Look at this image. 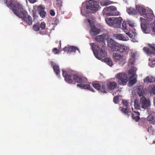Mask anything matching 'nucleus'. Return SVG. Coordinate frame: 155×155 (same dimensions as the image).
Instances as JSON below:
<instances>
[{
  "label": "nucleus",
  "instance_id": "obj_31",
  "mask_svg": "<svg viewBox=\"0 0 155 155\" xmlns=\"http://www.w3.org/2000/svg\"><path fill=\"white\" fill-rule=\"evenodd\" d=\"M135 76L136 77H134L133 79L130 80L129 82V84L131 86L133 85L137 82V75H136Z\"/></svg>",
  "mask_w": 155,
  "mask_h": 155
},
{
  "label": "nucleus",
  "instance_id": "obj_33",
  "mask_svg": "<svg viewBox=\"0 0 155 155\" xmlns=\"http://www.w3.org/2000/svg\"><path fill=\"white\" fill-rule=\"evenodd\" d=\"M93 87L96 89L99 90L101 88V85L98 83H93L92 84Z\"/></svg>",
  "mask_w": 155,
  "mask_h": 155
},
{
  "label": "nucleus",
  "instance_id": "obj_6",
  "mask_svg": "<svg viewBox=\"0 0 155 155\" xmlns=\"http://www.w3.org/2000/svg\"><path fill=\"white\" fill-rule=\"evenodd\" d=\"M122 20L121 17L107 18L105 19V21L108 25L116 28H119L120 27Z\"/></svg>",
  "mask_w": 155,
  "mask_h": 155
},
{
  "label": "nucleus",
  "instance_id": "obj_46",
  "mask_svg": "<svg viewBox=\"0 0 155 155\" xmlns=\"http://www.w3.org/2000/svg\"><path fill=\"white\" fill-rule=\"evenodd\" d=\"M152 91L154 94H155V85L153 87Z\"/></svg>",
  "mask_w": 155,
  "mask_h": 155
},
{
  "label": "nucleus",
  "instance_id": "obj_18",
  "mask_svg": "<svg viewBox=\"0 0 155 155\" xmlns=\"http://www.w3.org/2000/svg\"><path fill=\"white\" fill-rule=\"evenodd\" d=\"M77 86L82 89H87L92 92H94V89L92 87H91L90 85L88 84H77Z\"/></svg>",
  "mask_w": 155,
  "mask_h": 155
},
{
  "label": "nucleus",
  "instance_id": "obj_8",
  "mask_svg": "<svg viewBox=\"0 0 155 155\" xmlns=\"http://www.w3.org/2000/svg\"><path fill=\"white\" fill-rule=\"evenodd\" d=\"M115 77L118 79V82L120 85H126L128 80L127 74L125 73H119L116 74Z\"/></svg>",
  "mask_w": 155,
  "mask_h": 155
},
{
  "label": "nucleus",
  "instance_id": "obj_20",
  "mask_svg": "<svg viewBox=\"0 0 155 155\" xmlns=\"http://www.w3.org/2000/svg\"><path fill=\"white\" fill-rule=\"evenodd\" d=\"M137 69L135 67H132L129 71V73L132 75L130 76V78H133L135 76L137 75L136 74Z\"/></svg>",
  "mask_w": 155,
  "mask_h": 155
},
{
  "label": "nucleus",
  "instance_id": "obj_15",
  "mask_svg": "<svg viewBox=\"0 0 155 155\" xmlns=\"http://www.w3.org/2000/svg\"><path fill=\"white\" fill-rule=\"evenodd\" d=\"M133 113L131 114L132 117L136 122H138L140 119V113L137 110H134L132 108Z\"/></svg>",
  "mask_w": 155,
  "mask_h": 155
},
{
  "label": "nucleus",
  "instance_id": "obj_17",
  "mask_svg": "<svg viewBox=\"0 0 155 155\" xmlns=\"http://www.w3.org/2000/svg\"><path fill=\"white\" fill-rule=\"evenodd\" d=\"M45 9V8L42 5L39 6L38 8V11L40 16L42 18H45L46 15V13L44 11Z\"/></svg>",
  "mask_w": 155,
  "mask_h": 155
},
{
  "label": "nucleus",
  "instance_id": "obj_11",
  "mask_svg": "<svg viewBox=\"0 0 155 155\" xmlns=\"http://www.w3.org/2000/svg\"><path fill=\"white\" fill-rule=\"evenodd\" d=\"M87 21L91 28L90 31V34L91 35H95L99 34L100 32V30L96 27L94 25V22L89 19H87Z\"/></svg>",
  "mask_w": 155,
  "mask_h": 155
},
{
  "label": "nucleus",
  "instance_id": "obj_44",
  "mask_svg": "<svg viewBox=\"0 0 155 155\" xmlns=\"http://www.w3.org/2000/svg\"><path fill=\"white\" fill-rule=\"evenodd\" d=\"M50 14L51 16H54L55 15V13L53 10H51L50 11Z\"/></svg>",
  "mask_w": 155,
  "mask_h": 155
},
{
  "label": "nucleus",
  "instance_id": "obj_30",
  "mask_svg": "<svg viewBox=\"0 0 155 155\" xmlns=\"http://www.w3.org/2000/svg\"><path fill=\"white\" fill-rule=\"evenodd\" d=\"M104 62H105L108 65L110 66L112 65V62L111 60L109 58H106L104 59Z\"/></svg>",
  "mask_w": 155,
  "mask_h": 155
},
{
  "label": "nucleus",
  "instance_id": "obj_12",
  "mask_svg": "<svg viewBox=\"0 0 155 155\" xmlns=\"http://www.w3.org/2000/svg\"><path fill=\"white\" fill-rule=\"evenodd\" d=\"M140 104L142 108L146 109L150 106V102L145 97H142L140 99Z\"/></svg>",
  "mask_w": 155,
  "mask_h": 155
},
{
  "label": "nucleus",
  "instance_id": "obj_7",
  "mask_svg": "<svg viewBox=\"0 0 155 155\" xmlns=\"http://www.w3.org/2000/svg\"><path fill=\"white\" fill-rule=\"evenodd\" d=\"M104 15L107 16L112 15L118 16L120 15V12L117 10L116 7L111 6L105 8L103 10Z\"/></svg>",
  "mask_w": 155,
  "mask_h": 155
},
{
  "label": "nucleus",
  "instance_id": "obj_27",
  "mask_svg": "<svg viewBox=\"0 0 155 155\" xmlns=\"http://www.w3.org/2000/svg\"><path fill=\"white\" fill-rule=\"evenodd\" d=\"M147 119L150 123L154 124L155 123V118L152 115H149Z\"/></svg>",
  "mask_w": 155,
  "mask_h": 155
},
{
  "label": "nucleus",
  "instance_id": "obj_42",
  "mask_svg": "<svg viewBox=\"0 0 155 155\" xmlns=\"http://www.w3.org/2000/svg\"><path fill=\"white\" fill-rule=\"evenodd\" d=\"M122 103L125 107H127L128 102L127 101L123 100L122 101Z\"/></svg>",
  "mask_w": 155,
  "mask_h": 155
},
{
  "label": "nucleus",
  "instance_id": "obj_49",
  "mask_svg": "<svg viewBox=\"0 0 155 155\" xmlns=\"http://www.w3.org/2000/svg\"><path fill=\"white\" fill-rule=\"evenodd\" d=\"M153 102L154 104H155V98L154 99Z\"/></svg>",
  "mask_w": 155,
  "mask_h": 155
},
{
  "label": "nucleus",
  "instance_id": "obj_14",
  "mask_svg": "<svg viewBox=\"0 0 155 155\" xmlns=\"http://www.w3.org/2000/svg\"><path fill=\"white\" fill-rule=\"evenodd\" d=\"M114 38L122 41H127L128 39V37L123 34H115L113 35Z\"/></svg>",
  "mask_w": 155,
  "mask_h": 155
},
{
  "label": "nucleus",
  "instance_id": "obj_39",
  "mask_svg": "<svg viewBox=\"0 0 155 155\" xmlns=\"http://www.w3.org/2000/svg\"><path fill=\"white\" fill-rule=\"evenodd\" d=\"M148 46L152 49V50L155 51V45L149 44L148 45Z\"/></svg>",
  "mask_w": 155,
  "mask_h": 155
},
{
  "label": "nucleus",
  "instance_id": "obj_23",
  "mask_svg": "<svg viewBox=\"0 0 155 155\" xmlns=\"http://www.w3.org/2000/svg\"><path fill=\"white\" fill-rule=\"evenodd\" d=\"M127 12L130 15H135L137 13L138 11L136 9L132 8H129L127 9Z\"/></svg>",
  "mask_w": 155,
  "mask_h": 155
},
{
  "label": "nucleus",
  "instance_id": "obj_32",
  "mask_svg": "<svg viewBox=\"0 0 155 155\" xmlns=\"http://www.w3.org/2000/svg\"><path fill=\"white\" fill-rule=\"evenodd\" d=\"M127 25L125 21H123L122 24V29L126 33L127 31Z\"/></svg>",
  "mask_w": 155,
  "mask_h": 155
},
{
  "label": "nucleus",
  "instance_id": "obj_25",
  "mask_svg": "<svg viewBox=\"0 0 155 155\" xmlns=\"http://www.w3.org/2000/svg\"><path fill=\"white\" fill-rule=\"evenodd\" d=\"M144 81L147 83H153L155 81V78L152 76H148L144 79Z\"/></svg>",
  "mask_w": 155,
  "mask_h": 155
},
{
  "label": "nucleus",
  "instance_id": "obj_19",
  "mask_svg": "<svg viewBox=\"0 0 155 155\" xmlns=\"http://www.w3.org/2000/svg\"><path fill=\"white\" fill-rule=\"evenodd\" d=\"M51 67H53L54 72L57 75H59L60 73V68L59 66L57 64H54L53 62H51Z\"/></svg>",
  "mask_w": 155,
  "mask_h": 155
},
{
  "label": "nucleus",
  "instance_id": "obj_28",
  "mask_svg": "<svg viewBox=\"0 0 155 155\" xmlns=\"http://www.w3.org/2000/svg\"><path fill=\"white\" fill-rule=\"evenodd\" d=\"M101 85V89H100V91L102 93H106V85L105 84H102Z\"/></svg>",
  "mask_w": 155,
  "mask_h": 155
},
{
  "label": "nucleus",
  "instance_id": "obj_36",
  "mask_svg": "<svg viewBox=\"0 0 155 155\" xmlns=\"http://www.w3.org/2000/svg\"><path fill=\"white\" fill-rule=\"evenodd\" d=\"M134 105L135 109L139 110L140 109V107L141 106L140 104H139L138 103L135 102Z\"/></svg>",
  "mask_w": 155,
  "mask_h": 155
},
{
  "label": "nucleus",
  "instance_id": "obj_13",
  "mask_svg": "<svg viewBox=\"0 0 155 155\" xmlns=\"http://www.w3.org/2000/svg\"><path fill=\"white\" fill-rule=\"evenodd\" d=\"M21 15L22 17L19 18H22V20L25 24L28 25H30L32 24V18L30 15L28 14L26 11L25 14H22Z\"/></svg>",
  "mask_w": 155,
  "mask_h": 155
},
{
  "label": "nucleus",
  "instance_id": "obj_24",
  "mask_svg": "<svg viewBox=\"0 0 155 155\" xmlns=\"http://www.w3.org/2000/svg\"><path fill=\"white\" fill-rule=\"evenodd\" d=\"M113 58L115 61H118L122 59L123 56L118 53L114 52L113 53Z\"/></svg>",
  "mask_w": 155,
  "mask_h": 155
},
{
  "label": "nucleus",
  "instance_id": "obj_34",
  "mask_svg": "<svg viewBox=\"0 0 155 155\" xmlns=\"http://www.w3.org/2000/svg\"><path fill=\"white\" fill-rule=\"evenodd\" d=\"M33 29L36 31H38L40 29V25L38 24H35L33 27Z\"/></svg>",
  "mask_w": 155,
  "mask_h": 155
},
{
  "label": "nucleus",
  "instance_id": "obj_26",
  "mask_svg": "<svg viewBox=\"0 0 155 155\" xmlns=\"http://www.w3.org/2000/svg\"><path fill=\"white\" fill-rule=\"evenodd\" d=\"M137 92L140 97H143L145 94V91L144 89L138 87L137 89Z\"/></svg>",
  "mask_w": 155,
  "mask_h": 155
},
{
  "label": "nucleus",
  "instance_id": "obj_21",
  "mask_svg": "<svg viewBox=\"0 0 155 155\" xmlns=\"http://www.w3.org/2000/svg\"><path fill=\"white\" fill-rule=\"evenodd\" d=\"M117 86V83L114 81L110 82L107 84V88L109 90H113L115 89Z\"/></svg>",
  "mask_w": 155,
  "mask_h": 155
},
{
  "label": "nucleus",
  "instance_id": "obj_10",
  "mask_svg": "<svg viewBox=\"0 0 155 155\" xmlns=\"http://www.w3.org/2000/svg\"><path fill=\"white\" fill-rule=\"evenodd\" d=\"M100 7L99 2L94 0H90L87 5V8L91 11H97Z\"/></svg>",
  "mask_w": 155,
  "mask_h": 155
},
{
  "label": "nucleus",
  "instance_id": "obj_35",
  "mask_svg": "<svg viewBox=\"0 0 155 155\" xmlns=\"http://www.w3.org/2000/svg\"><path fill=\"white\" fill-rule=\"evenodd\" d=\"M120 110H121L123 113L125 114H127L128 113V112L127 109V108H124L122 107H120Z\"/></svg>",
  "mask_w": 155,
  "mask_h": 155
},
{
  "label": "nucleus",
  "instance_id": "obj_47",
  "mask_svg": "<svg viewBox=\"0 0 155 155\" xmlns=\"http://www.w3.org/2000/svg\"><path fill=\"white\" fill-rule=\"evenodd\" d=\"M130 27H133L134 26V24L133 23L129 22L128 23Z\"/></svg>",
  "mask_w": 155,
  "mask_h": 155
},
{
  "label": "nucleus",
  "instance_id": "obj_4",
  "mask_svg": "<svg viewBox=\"0 0 155 155\" xmlns=\"http://www.w3.org/2000/svg\"><path fill=\"white\" fill-rule=\"evenodd\" d=\"M63 76L64 78L65 81L69 84H71L73 82L72 77L75 82L80 84L85 83L87 81L86 78L75 75L74 71L71 70L65 71L62 70Z\"/></svg>",
  "mask_w": 155,
  "mask_h": 155
},
{
  "label": "nucleus",
  "instance_id": "obj_22",
  "mask_svg": "<svg viewBox=\"0 0 155 155\" xmlns=\"http://www.w3.org/2000/svg\"><path fill=\"white\" fill-rule=\"evenodd\" d=\"M126 34L127 35L131 38L132 39L133 41L135 42L136 41L137 37L136 34L133 32H128L126 33Z\"/></svg>",
  "mask_w": 155,
  "mask_h": 155
},
{
  "label": "nucleus",
  "instance_id": "obj_40",
  "mask_svg": "<svg viewBox=\"0 0 155 155\" xmlns=\"http://www.w3.org/2000/svg\"><path fill=\"white\" fill-rule=\"evenodd\" d=\"M1 2H3L5 4H6V6H8L11 2L8 1L7 0H0Z\"/></svg>",
  "mask_w": 155,
  "mask_h": 155
},
{
  "label": "nucleus",
  "instance_id": "obj_43",
  "mask_svg": "<svg viewBox=\"0 0 155 155\" xmlns=\"http://www.w3.org/2000/svg\"><path fill=\"white\" fill-rule=\"evenodd\" d=\"M53 52L55 54L58 53V50L56 48H54L52 50Z\"/></svg>",
  "mask_w": 155,
  "mask_h": 155
},
{
  "label": "nucleus",
  "instance_id": "obj_50",
  "mask_svg": "<svg viewBox=\"0 0 155 155\" xmlns=\"http://www.w3.org/2000/svg\"><path fill=\"white\" fill-rule=\"evenodd\" d=\"M135 55V54L133 53V54H132V56L133 57V56H134Z\"/></svg>",
  "mask_w": 155,
  "mask_h": 155
},
{
  "label": "nucleus",
  "instance_id": "obj_1",
  "mask_svg": "<svg viewBox=\"0 0 155 155\" xmlns=\"http://www.w3.org/2000/svg\"><path fill=\"white\" fill-rule=\"evenodd\" d=\"M136 8L140 15L146 18H140L142 31L146 34L149 33L150 31L149 21H152L154 17L152 10L150 9L146 10L139 5L136 6Z\"/></svg>",
  "mask_w": 155,
  "mask_h": 155
},
{
  "label": "nucleus",
  "instance_id": "obj_9",
  "mask_svg": "<svg viewBox=\"0 0 155 155\" xmlns=\"http://www.w3.org/2000/svg\"><path fill=\"white\" fill-rule=\"evenodd\" d=\"M110 46L113 51H118L121 53L126 52L128 49L127 47L118 43H112Z\"/></svg>",
  "mask_w": 155,
  "mask_h": 155
},
{
  "label": "nucleus",
  "instance_id": "obj_29",
  "mask_svg": "<svg viewBox=\"0 0 155 155\" xmlns=\"http://www.w3.org/2000/svg\"><path fill=\"white\" fill-rule=\"evenodd\" d=\"M144 51L147 54H151L152 52L150 50V49L147 47H144L143 48Z\"/></svg>",
  "mask_w": 155,
  "mask_h": 155
},
{
  "label": "nucleus",
  "instance_id": "obj_16",
  "mask_svg": "<svg viewBox=\"0 0 155 155\" xmlns=\"http://www.w3.org/2000/svg\"><path fill=\"white\" fill-rule=\"evenodd\" d=\"M76 50L79 51L78 48L73 46L65 47L63 49V51L64 52H67L68 53L73 52H74Z\"/></svg>",
  "mask_w": 155,
  "mask_h": 155
},
{
  "label": "nucleus",
  "instance_id": "obj_5",
  "mask_svg": "<svg viewBox=\"0 0 155 155\" xmlns=\"http://www.w3.org/2000/svg\"><path fill=\"white\" fill-rule=\"evenodd\" d=\"M8 7L11 9L14 13L19 18H21V14L26 13V11L24 8L23 5L18 2H10Z\"/></svg>",
  "mask_w": 155,
  "mask_h": 155
},
{
  "label": "nucleus",
  "instance_id": "obj_38",
  "mask_svg": "<svg viewBox=\"0 0 155 155\" xmlns=\"http://www.w3.org/2000/svg\"><path fill=\"white\" fill-rule=\"evenodd\" d=\"M40 26L42 30L45 29L46 27L45 23L44 22H41Z\"/></svg>",
  "mask_w": 155,
  "mask_h": 155
},
{
  "label": "nucleus",
  "instance_id": "obj_41",
  "mask_svg": "<svg viewBox=\"0 0 155 155\" xmlns=\"http://www.w3.org/2000/svg\"><path fill=\"white\" fill-rule=\"evenodd\" d=\"M151 26L152 28V31L155 33V22L151 24Z\"/></svg>",
  "mask_w": 155,
  "mask_h": 155
},
{
  "label": "nucleus",
  "instance_id": "obj_37",
  "mask_svg": "<svg viewBox=\"0 0 155 155\" xmlns=\"http://www.w3.org/2000/svg\"><path fill=\"white\" fill-rule=\"evenodd\" d=\"M119 99V96L118 95L115 96L114 98L113 101L115 103L117 104L118 103V100Z\"/></svg>",
  "mask_w": 155,
  "mask_h": 155
},
{
  "label": "nucleus",
  "instance_id": "obj_45",
  "mask_svg": "<svg viewBox=\"0 0 155 155\" xmlns=\"http://www.w3.org/2000/svg\"><path fill=\"white\" fill-rule=\"evenodd\" d=\"M28 1L31 3L33 4L36 2V0H28Z\"/></svg>",
  "mask_w": 155,
  "mask_h": 155
},
{
  "label": "nucleus",
  "instance_id": "obj_48",
  "mask_svg": "<svg viewBox=\"0 0 155 155\" xmlns=\"http://www.w3.org/2000/svg\"><path fill=\"white\" fill-rule=\"evenodd\" d=\"M111 3L110 2L107 1L105 3V4L106 5H110Z\"/></svg>",
  "mask_w": 155,
  "mask_h": 155
},
{
  "label": "nucleus",
  "instance_id": "obj_2",
  "mask_svg": "<svg viewBox=\"0 0 155 155\" xmlns=\"http://www.w3.org/2000/svg\"><path fill=\"white\" fill-rule=\"evenodd\" d=\"M108 36L107 34H103L101 35L97 36L95 38V40L99 42V45L93 44L91 45L92 49L94 54L96 58L98 59L101 60L102 58L106 56L107 53L102 48L105 46V44L103 42L107 39Z\"/></svg>",
  "mask_w": 155,
  "mask_h": 155
},
{
  "label": "nucleus",
  "instance_id": "obj_3",
  "mask_svg": "<svg viewBox=\"0 0 155 155\" xmlns=\"http://www.w3.org/2000/svg\"><path fill=\"white\" fill-rule=\"evenodd\" d=\"M63 76L64 78L65 81L69 84H71L73 82L72 77L75 82L80 84L85 83L87 81L86 78L75 75L74 71L71 70L65 71L62 70Z\"/></svg>",
  "mask_w": 155,
  "mask_h": 155
}]
</instances>
